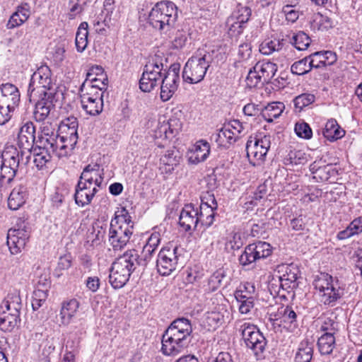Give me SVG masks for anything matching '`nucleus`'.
Listing matches in <instances>:
<instances>
[{
	"label": "nucleus",
	"mask_w": 362,
	"mask_h": 362,
	"mask_svg": "<svg viewBox=\"0 0 362 362\" xmlns=\"http://www.w3.org/2000/svg\"><path fill=\"white\" fill-rule=\"evenodd\" d=\"M271 146V136L259 134L250 136L246 144L247 156L250 163L254 165H261L265 160Z\"/></svg>",
	"instance_id": "nucleus-9"
},
{
	"label": "nucleus",
	"mask_w": 362,
	"mask_h": 362,
	"mask_svg": "<svg viewBox=\"0 0 362 362\" xmlns=\"http://www.w3.org/2000/svg\"><path fill=\"white\" fill-rule=\"evenodd\" d=\"M56 94L55 83L52 78V72L47 65H42L31 76L28 95L30 100H36L37 97L48 95L52 97Z\"/></svg>",
	"instance_id": "nucleus-5"
},
{
	"label": "nucleus",
	"mask_w": 362,
	"mask_h": 362,
	"mask_svg": "<svg viewBox=\"0 0 362 362\" xmlns=\"http://www.w3.org/2000/svg\"><path fill=\"white\" fill-rule=\"evenodd\" d=\"M245 24L240 23L233 18L228 17L226 20V27L228 30V34L233 37L238 36L243 33Z\"/></svg>",
	"instance_id": "nucleus-56"
},
{
	"label": "nucleus",
	"mask_w": 362,
	"mask_h": 362,
	"mask_svg": "<svg viewBox=\"0 0 362 362\" xmlns=\"http://www.w3.org/2000/svg\"><path fill=\"white\" fill-rule=\"evenodd\" d=\"M313 68L314 66H311L309 56L294 62L291 67V71L293 74L303 75L309 72Z\"/></svg>",
	"instance_id": "nucleus-47"
},
{
	"label": "nucleus",
	"mask_w": 362,
	"mask_h": 362,
	"mask_svg": "<svg viewBox=\"0 0 362 362\" xmlns=\"http://www.w3.org/2000/svg\"><path fill=\"white\" fill-rule=\"evenodd\" d=\"M26 195L27 191L24 186L16 187L8 197V208L13 211L18 209L25 202Z\"/></svg>",
	"instance_id": "nucleus-35"
},
{
	"label": "nucleus",
	"mask_w": 362,
	"mask_h": 362,
	"mask_svg": "<svg viewBox=\"0 0 362 362\" xmlns=\"http://www.w3.org/2000/svg\"><path fill=\"white\" fill-rule=\"evenodd\" d=\"M132 274L117 264L112 263L110 270L109 282L111 286L115 288H122L129 281Z\"/></svg>",
	"instance_id": "nucleus-29"
},
{
	"label": "nucleus",
	"mask_w": 362,
	"mask_h": 362,
	"mask_svg": "<svg viewBox=\"0 0 362 362\" xmlns=\"http://www.w3.org/2000/svg\"><path fill=\"white\" fill-rule=\"evenodd\" d=\"M235 329L240 334L246 347L252 351L256 359L264 358L267 339L257 326L248 322L238 321L235 322Z\"/></svg>",
	"instance_id": "nucleus-6"
},
{
	"label": "nucleus",
	"mask_w": 362,
	"mask_h": 362,
	"mask_svg": "<svg viewBox=\"0 0 362 362\" xmlns=\"http://www.w3.org/2000/svg\"><path fill=\"white\" fill-rule=\"evenodd\" d=\"M290 42L300 51L305 50L310 45L311 40L310 37L303 31H299L296 34H294Z\"/></svg>",
	"instance_id": "nucleus-45"
},
{
	"label": "nucleus",
	"mask_w": 362,
	"mask_h": 362,
	"mask_svg": "<svg viewBox=\"0 0 362 362\" xmlns=\"http://www.w3.org/2000/svg\"><path fill=\"white\" fill-rule=\"evenodd\" d=\"M337 284L333 283L332 276L328 274H320L314 281L315 289L319 291L320 300L325 305H330L336 302L343 294Z\"/></svg>",
	"instance_id": "nucleus-11"
},
{
	"label": "nucleus",
	"mask_w": 362,
	"mask_h": 362,
	"mask_svg": "<svg viewBox=\"0 0 362 362\" xmlns=\"http://www.w3.org/2000/svg\"><path fill=\"white\" fill-rule=\"evenodd\" d=\"M285 106L281 102H272L269 103L261 112L262 117L268 122H272L283 112Z\"/></svg>",
	"instance_id": "nucleus-37"
},
{
	"label": "nucleus",
	"mask_w": 362,
	"mask_h": 362,
	"mask_svg": "<svg viewBox=\"0 0 362 362\" xmlns=\"http://www.w3.org/2000/svg\"><path fill=\"white\" fill-rule=\"evenodd\" d=\"M251 14L252 11L250 7L242 4H238L229 17L233 18L235 21L240 22V23L245 24L250 20Z\"/></svg>",
	"instance_id": "nucleus-44"
},
{
	"label": "nucleus",
	"mask_w": 362,
	"mask_h": 362,
	"mask_svg": "<svg viewBox=\"0 0 362 362\" xmlns=\"http://www.w3.org/2000/svg\"><path fill=\"white\" fill-rule=\"evenodd\" d=\"M229 128L230 127H223L218 132L211 135V140H214L219 147L228 148L237 141L235 134Z\"/></svg>",
	"instance_id": "nucleus-33"
},
{
	"label": "nucleus",
	"mask_w": 362,
	"mask_h": 362,
	"mask_svg": "<svg viewBox=\"0 0 362 362\" xmlns=\"http://www.w3.org/2000/svg\"><path fill=\"white\" fill-rule=\"evenodd\" d=\"M222 310L223 311L213 310L207 313V322L213 328H216L219 325H221L224 322L225 313H226L227 311L226 310H223V308L222 309Z\"/></svg>",
	"instance_id": "nucleus-50"
},
{
	"label": "nucleus",
	"mask_w": 362,
	"mask_h": 362,
	"mask_svg": "<svg viewBox=\"0 0 362 362\" xmlns=\"http://www.w3.org/2000/svg\"><path fill=\"white\" fill-rule=\"evenodd\" d=\"M217 208V203L214 194H207L202 198V202L198 208L197 216L198 223L206 228L210 227L215 217V210Z\"/></svg>",
	"instance_id": "nucleus-19"
},
{
	"label": "nucleus",
	"mask_w": 362,
	"mask_h": 362,
	"mask_svg": "<svg viewBox=\"0 0 362 362\" xmlns=\"http://www.w3.org/2000/svg\"><path fill=\"white\" fill-rule=\"evenodd\" d=\"M183 250L178 246L163 247L158 254L156 268L162 276H169L175 272L180 264Z\"/></svg>",
	"instance_id": "nucleus-8"
},
{
	"label": "nucleus",
	"mask_w": 362,
	"mask_h": 362,
	"mask_svg": "<svg viewBox=\"0 0 362 362\" xmlns=\"http://www.w3.org/2000/svg\"><path fill=\"white\" fill-rule=\"evenodd\" d=\"M317 346L321 354H330L335 346L334 336L331 333H325L318 339Z\"/></svg>",
	"instance_id": "nucleus-42"
},
{
	"label": "nucleus",
	"mask_w": 362,
	"mask_h": 362,
	"mask_svg": "<svg viewBox=\"0 0 362 362\" xmlns=\"http://www.w3.org/2000/svg\"><path fill=\"white\" fill-rule=\"evenodd\" d=\"M163 64L156 60L149 61L144 67L139 80V88L141 91L149 93L160 84L164 75Z\"/></svg>",
	"instance_id": "nucleus-10"
},
{
	"label": "nucleus",
	"mask_w": 362,
	"mask_h": 362,
	"mask_svg": "<svg viewBox=\"0 0 362 362\" xmlns=\"http://www.w3.org/2000/svg\"><path fill=\"white\" fill-rule=\"evenodd\" d=\"M272 253V247L267 242L257 241L245 247L243 252L238 258L240 265L246 267L256 261L265 259Z\"/></svg>",
	"instance_id": "nucleus-12"
},
{
	"label": "nucleus",
	"mask_w": 362,
	"mask_h": 362,
	"mask_svg": "<svg viewBox=\"0 0 362 362\" xmlns=\"http://www.w3.org/2000/svg\"><path fill=\"white\" fill-rule=\"evenodd\" d=\"M88 24L87 22H82L79 25L75 39L76 47L78 52H83L88 45Z\"/></svg>",
	"instance_id": "nucleus-40"
},
{
	"label": "nucleus",
	"mask_w": 362,
	"mask_h": 362,
	"mask_svg": "<svg viewBox=\"0 0 362 362\" xmlns=\"http://www.w3.org/2000/svg\"><path fill=\"white\" fill-rule=\"evenodd\" d=\"M235 299L240 303L238 308L241 314L249 313L254 307V298H243V296L238 294Z\"/></svg>",
	"instance_id": "nucleus-55"
},
{
	"label": "nucleus",
	"mask_w": 362,
	"mask_h": 362,
	"mask_svg": "<svg viewBox=\"0 0 362 362\" xmlns=\"http://www.w3.org/2000/svg\"><path fill=\"white\" fill-rule=\"evenodd\" d=\"M57 137H59L58 134H50V136H38L37 140L36 141L38 144L40 149L48 151L50 153H54V148H56Z\"/></svg>",
	"instance_id": "nucleus-43"
},
{
	"label": "nucleus",
	"mask_w": 362,
	"mask_h": 362,
	"mask_svg": "<svg viewBox=\"0 0 362 362\" xmlns=\"http://www.w3.org/2000/svg\"><path fill=\"white\" fill-rule=\"evenodd\" d=\"M35 128L32 122H25L20 128L18 134V151H21L25 157L30 160L32 153L30 150L35 141Z\"/></svg>",
	"instance_id": "nucleus-17"
},
{
	"label": "nucleus",
	"mask_w": 362,
	"mask_h": 362,
	"mask_svg": "<svg viewBox=\"0 0 362 362\" xmlns=\"http://www.w3.org/2000/svg\"><path fill=\"white\" fill-rule=\"evenodd\" d=\"M51 159V153L48 151L38 149V152L33 154V163L38 169H42Z\"/></svg>",
	"instance_id": "nucleus-54"
},
{
	"label": "nucleus",
	"mask_w": 362,
	"mask_h": 362,
	"mask_svg": "<svg viewBox=\"0 0 362 362\" xmlns=\"http://www.w3.org/2000/svg\"><path fill=\"white\" fill-rule=\"evenodd\" d=\"M243 245L240 235L237 233H230L227 238L226 242V249L228 251L240 249Z\"/></svg>",
	"instance_id": "nucleus-57"
},
{
	"label": "nucleus",
	"mask_w": 362,
	"mask_h": 362,
	"mask_svg": "<svg viewBox=\"0 0 362 362\" xmlns=\"http://www.w3.org/2000/svg\"><path fill=\"white\" fill-rule=\"evenodd\" d=\"M55 95L52 97L48 95H41L37 97L38 100L35 103V108L34 111V117L37 122H43L49 116L52 108L54 107L53 100Z\"/></svg>",
	"instance_id": "nucleus-28"
},
{
	"label": "nucleus",
	"mask_w": 362,
	"mask_h": 362,
	"mask_svg": "<svg viewBox=\"0 0 362 362\" xmlns=\"http://www.w3.org/2000/svg\"><path fill=\"white\" fill-rule=\"evenodd\" d=\"M86 168H89L88 173L94 178L95 187H101L103 182V169L100 168L98 164L88 165Z\"/></svg>",
	"instance_id": "nucleus-53"
},
{
	"label": "nucleus",
	"mask_w": 362,
	"mask_h": 362,
	"mask_svg": "<svg viewBox=\"0 0 362 362\" xmlns=\"http://www.w3.org/2000/svg\"><path fill=\"white\" fill-rule=\"evenodd\" d=\"M294 130L297 136L300 138L309 139L312 137V129L308 124L305 122H297L295 125Z\"/></svg>",
	"instance_id": "nucleus-58"
},
{
	"label": "nucleus",
	"mask_w": 362,
	"mask_h": 362,
	"mask_svg": "<svg viewBox=\"0 0 362 362\" xmlns=\"http://www.w3.org/2000/svg\"><path fill=\"white\" fill-rule=\"evenodd\" d=\"M311 66L318 69L330 66L337 61V55L332 51L317 52L310 55Z\"/></svg>",
	"instance_id": "nucleus-32"
},
{
	"label": "nucleus",
	"mask_w": 362,
	"mask_h": 362,
	"mask_svg": "<svg viewBox=\"0 0 362 362\" xmlns=\"http://www.w3.org/2000/svg\"><path fill=\"white\" fill-rule=\"evenodd\" d=\"M21 307L20 296L17 293L8 294L0 305V311H6L20 317Z\"/></svg>",
	"instance_id": "nucleus-34"
},
{
	"label": "nucleus",
	"mask_w": 362,
	"mask_h": 362,
	"mask_svg": "<svg viewBox=\"0 0 362 362\" xmlns=\"http://www.w3.org/2000/svg\"><path fill=\"white\" fill-rule=\"evenodd\" d=\"M20 92L18 88L10 83L0 86V103L15 108L20 102Z\"/></svg>",
	"instance_id": "nucleus-24"
},
{
	"label": "nucleus",
	"mask_w": 362,
	"mask_h": 362,
	"mask_svg": "<svg viewBox=\"0 0 362 362\" xmlns=\"http://www.w3.org/2000/svg\"><path fill=\"white\" fill-rule=\"evenodd\" d=\"M310 170L317 182H334L338 175L337 168L332 164H326V160L322 158L311 163Z\"/></svg>",
	"instance_id": "nucleus-18"
},
{
	"label": "nucleus",
	"mask_w": 362,
	"mask_h": 362,
	"mask_svg": "<svg viewBox=\"0 0 362 362\" xmlns=\"http://www.w3.org/2000/svg\"><path fill=\"white\" fill-rule=\"evenodd\" d=\"M124 269H128L132 274L141 266L139 260V251L135 249L127 250L122 255L117 257L113 262Z\"/></svg>",
	"instance_id": "nucleus-26"
},
{
	"label": "nucleus",
	"mask_w": 362,
	"mask_h": 362,
	"mask_svg": "<svg viewBox=\"0 0 362 362\" xmlns=\"http://www.w3.org/2000/svg\"><path fill=\"white\" fill-rule=\"evenodd\" d=\"M278 69L276 64L262 60L256 63L246 77V85L248 88H256L269 83L275 76Z\"/></svg>",
	"instance_id": "nucleus-7"
},
{
	"label": "nucleus",
	"mask_w": 362,
	"mask_h": 362,
	"mask_svg": "<svg viewBox=\"0 0 362 362\" xmlns=\"http://www.w3.org/2000/svg\"><path fill=\"white\" fill-rule=\"evenodd\" d=\"M226 276V272L224 269L221 268L215 271L208 279L206 285L204 286V291L211 293L216 291Z\"/></svg>",
	"instance_id": "nucleus-39"
},
{
	"label": "nucleus",
	"mask_w": 362,
	"mask_h": 362,
	"mask_svg": "<svg viewBox=\"0 0 362 362\" xmlns=\"http://www.w3.org/2000/svg\"><path fill=\"white\" fill-rule=\"evenodd\" d=\"M89 3L86 0H69V18L74 19L78 15H80Z\"/></svg>",
	"instance_id": "nucleus-48"
},
{
	"label": "nucleus",
	"mask_w": 362,
	"mask_h": 362,
	"mask_svg": "<svg viewBox=\"0 0 362 362\" xmlns=\"http://www.w3.org/2000/svg\"><path fill=\"white\" fill-rule=\"evenodd\" d=\"M29 162V158L25 157L17 147L6 146L0 156V187H7L13 180L18 168Z\"/></svg>",
	"instance_id": "nucleus-3"
},
{
	"label": "nucleus",
	"mask_w": 362,
	"mask_h": 362,
	"mask_svg": "<svg viewBox=\"0 0 362 362\" xmlns=\"http://www.w3.org/2000/svg\"><path fill=\"white\" fill-rule=\"evenodd\" d=\"M313 355V343L304 339L298 345L294 360L295 362H310Z\"/></svg>",
	"instance_id": "nucleus-36"
},
{
	"label": "nucleus",
	"mask_w": 362,
	"mask_h": 362,
	"mask_svg": "<svg viewBox=\"0 0 362 362\" xmlns=\"http://www.w3.org/2000/svg\"><path fill=\"white\" fill-rule=\"evenodd\" d=\"M322 134L327 140L333 141L341 138L344 135V131L340 128L335 119H332L325 124Z\"/></svg>",
	"instance_id": "nucleus-38"
},
{
	"label": "nucleus",
	"mask_w": 362,
	"mask_h": 362,
	"mask_svg": "<svg viewBox=\"0 0 362 362\" xmlns=\"http://www.w3.org/2000/svg\"><path fill=\"white\" fill-rule=\"evenodd\" d=\"M114 1L113 0H105L103 4V10L100 13V16H104L103 23L105 25H108L111 20V13L114 9Z\"/></svg>",
	"instance_id": "nucleus-64"
},
{
	"label": "nucleus",
	"mask_w": 362,
	"mask_h": 362,
	"mask_svg": "<svg viewBox=\"0 0 362 362\" xmlns=\"http://www.w3.org/2000/svg\"><path fill=\"white\" fill-rule=\"evenodd\" d=\"M178 18V8L171 1H160L151 8L148 23L155 29L167 33L173 28Z\"/></svg>",
	"instance_id": "nucleus-4"
},
{
	"label": "nucleus",
	"mask_w": 362,
	"mask_h": 362,
	"mask_svg": "<svg viewBox=\"0 0 362 362\" xmlns=\"http://www.w3.org/2000/svg\"><path fill=\"white\" fill-rule=\"evenodd\" d=\"M306 218L303 215L295 217L290 221L288 227L295 231H303L306 229Z\"/></svg>",
	"instance_id": "nucleus-63"
},
{
	"label": "nucleus",
	"mask_w": 362,
	"mask_h": 362,
	"mask_svg": "<svg viewBox=\"0 0 362 362\" xmlns=\"http://www.w3.org/2000/svg\"><path fill=\"white\" fill-rule=\"evenodd\" d=\"M315 96L310 93H303L296 96L293 100L294 106L299 111L315 102Z\"/></svg>",
	"instance_id": "nucleus-51"
},
{
	"label": "nucleus",
	"mask_w": 362,
	"mask_h": 362,
	"mask_svg": "<svg viewBox=\"0 0 362 362\" xmlns=\"http://www.w3.org/2000/svg\"><path fill=\"white\" fill-rule=\"evenodd\" d=\"M30 235V228L25 225L8 230L7 245L12 255H17L22 252L29 240Z\"/></svg>",
	"instance_id": "nucleus-15"
},
{
	"label": "nucleus",
	"mask_w": 362,
	"mask_h": 362,
	"mask_svg": "<svg viewBox=\"0 0 362 362\" xmlns=\"http://www.w3.org/2000/svg\"><path fill=\"white\" fill-rule=\"evenodd\" d=\"M79 307L80 303L76 298L64 300L59 313L61 325L68 326L76 317Z\"/></svg>",
	"instance_id": "nucleus-25"
},
{
	"label": "nucleus",
	"mask_w": 362,
	"mask_h": 362,
	"mask_svg": "<svg viewBox=\"0 0 362 362\" xmlns=\"http://www.w3.org/2000/svg\"><path fill=\"white\" fill-rule=\"evenodd\" d=\"M210 151L209 143L204 139H200L189 148L187 154L188 162L193 165L204 162L209 157Z\"/></svg>",
	"instance_id": "nucleus-21"
},
{
	"label": "nucleus",
	"mask_w": 362,
	"mask_h": 362,
	"mask_svg": "<svg viewBox=\"0 0 362 362\" xmlns=\"http://www.w3.org/2000/svg\"><path fill=\"white\" fill-rule=\"evenodd\" d=\"M255 291V287L253 284L250 282H245L239 286L235 292V298L238 296V294L243 296V298L251 297L254 298V293Z\"/></svg>",
	"instance_id": "nucleus-60"
},
{
	"label": "nucleus",
	"mask_w": 362,
	"mask_h": 362,
	"mask_svg": "<svg viewBox=\"0 0 362 362\" xmlns=\"http://www.w3.org/2000/svg\"><path fill=\"white\" fill-rule=\"evenodd\" d=\"M181 154L175 148L166 151L160 158V169L165 173H171L180 161Z\"/></svg>",
	"instance_id": "nucleus-31"
},
{
	"label": "nucleus",
	"mask_w": 362,
	"mask_h": 362,
	"mask_svg": "<svg viewBox=\"0 0 362 362\" xmlns=\"http://www.w3.org/2000/svg\"><path fill=\"white\" fill-rule=\"evenodd\" d=\"M78 120L75 117H69L64 119L59 127L58 136H64L69 138V142L74 144L76 138H78Z\"/></svg>",
	"instance_id": "nucleus-30"
},
{
	"label": "nucleus",
	"mask_w": 362,
	"mask_h": 362,
	"mask_svg": "<svg viewBox=\"0 0 362 362\" xmlns=\"http://www.w3.org/2000/svg\"><path fill=\"white\" fill-rule=\"evenodd\" d=\"M198 208L192 204H185L179 216V225L185 231L196 229L198 226Z\"/></svg>",
	"instance_id": "nucleus-22"
},
{
	"label": "nucleus",
	"mask_w": 362,
	"mask_h": 362,
	"mask_svg": "<svg viewBox=\"0 0 362 362\" xmlns=\"http://www.w3.org/2000/svg\"><path fill=\"white\" fill-rule=\"evenodd\" d=\"M80 92L81 107L87 114L96 116L102 112L103 110V93H98L96 89L93 88L90 90V93L86 90Z\"/></svg>",
	"instance_id": "nucleus-16"
},
{
	"label": "nucleus",
	"mask_w": 362,
	"mask_h": 362,
	"mask_svg": "<svg viewBox=\"0 0 362 362\" xmlns=\"http://www.w3.org/2000/svg\"><path fill=\"white\" fill-rule=\"evenodd\" d=\"M280 272L283 273L279 276L280 288L288 293L293 291L298 286L300 269L298 266L293 264L281 265L279 267Z\"/></svg>",
	"instance_id": "nucleus-20"
},
{
	"label": "nucleus",
	"mask_w": 362,
	"mask_h": 362,
	"mask_svg": "<svg viewBox=\"0 0 362 362\" xmlns=\"http://www.w3.org/2000/svg\"><path fill=\"white\" fill-rule=\"evenodd\" d=\"M192 332V327L188 319L182 317L173 320L162 337L163 354L174 356L180 354L190 342Z\"/></svg>",
	"instance_id": "nucleus-1"
},
{
	"label": "nucleus",
	"mask_w": 362,
	"mask_h": 362,
	"mask_svg": "<svg viewBox=\"0 0 362 362\" xmlns=\"http://www.w3.org/2000/svg\"><path fill=\"white\" fill-rule=\"evenodd\" d=\"M286 160L292 165H303L308 162V156L303 150L292 149L288 153Z\"/></svg>",
	"instance_id": "nucleus-49"
},
{
	"label": "nucleus",
	"mask_w": 362,
	"mask_h": 362,
	"mask_svg": "<svg viewBox=\"0 0 362 362\" xmlns=\"http://www.w3.org/2000/svg\"><path fill=\"white\" fill-rule=\"evenodd\" d=\"M180 65L172 64L164 75L160 81V97L162 101L169 100L177 91L180 84Z\"/></svg>",
	"instance_id": "nucleus-14"
},
{
	"label": "nucleus",
	"mask_w": 362,
	"mask_h": 362,
	"mask_svg": "<svg viewBox=\"0 0 362 362\" xmlns=\"http://www.w3.org/2000/svg\"><path fill=\"white\" fill-rule=\"evenodd\" d=\"M283 44L279 40L267 39L264 40L259 45V52L264 55H269L274 52L281 49Z\"/></svg>",
	"instance_id": "nucleus-46"
},
{
	"label": "nucleus",
	"mask_w": 362,
	"mask_h": 362,
	"mask_svg": "<svg viewBox=\"0 0 362 362\" xmlns=\"http://www.w3.org/2000/svg\"><path fill=\"white\" fill-rule=\"evenodd\" d=\"M310 27L313 30H327L333 27V21L328 16L316 13L312 17Z\"/></svg>",
	"instance_id": "nucleus-41"
},
{
	"label": "nucleus",
	"mask_w": 362,
	"mask_h": 362,
	"mask_svg": "<svg viewBox=\"0 0 362 362\" xmlns=\"http://www.w3.org/2000/svg\"><path fill=\"white\" fill-rule=\"evenodd\" d=\"M30 6L28 3H21L10 16L6 24L7 29H13L23 25L30 16Z\"/></svg>",
	"instance_id": "nucleus-27"
},
{
	"label": "nucleus",
	"mask_w": 362,
	"mask_h": 362,
	"mask_svg": "<svg viewBox=\"0 0 362 362\" xmlns=\"http://www.w3.org/2000/svg\"><path fill=\"white\" fill-rule=\"evenodd\" d=\"M218 50H198L186 62L183 71V80L189 83H197L202 81L214 62L218 63Z\"/></svg>",
	"instance_id": "nucleus-2"
},
{
	"label": "nucleus",
	"mask_w": 362,
	"mask_h": 362,
	"mask_svg": "<svg viewBox=\"0 0 362 362\" xmlns=\"http://www.w3.org/2000/svg\"><path fill=\"white\" fill-rule=\"evenodd\" d=\"M98 191L95 186L87 187L85 182L82 183L81 180H78L75 188V203L81 207L90 204Z\"/></svg>",
	"instance_id": "nucleus-23"
},
{
	"label": "nucleus",
	"mask_w": 362,
	"mask_h": 362,
	"mask_svg": "<svg viewBox=\"0 0 362 362\" xmlns=\"http://www.w3.org/2000/svg\"><path fill=\"white\" fill-rule=\"evenodd\" d=\"M60 142V150L57 152L58 157H64L68 156L72 150L74 148L77 144L78 138H76V141L72 144L69 142V138H65L64 136H59Z\"/></svg>",
	"instance_id": "nucleus-52"
},
{
	"label": "nucleus",
	"mask_w": 362,
	"mask_h": 362,
	"mask_svg": "<svg viewBox=\"0 0 362 362\" xmlns=\"http://www.w3.org/2000/svg\"><path fill=\"white\" fill-rule=\"evenodd\" d=\"M267 186L265 185H260L257 187L253 195L250 197V199L247 203H250L252 205H257L258 202L267 195Z\"/></svg>",
	"instance_id": "nucleus-62"
},
{
	"label": "nucleus",
	"mask_w": 362,
	"mask_h": 362,
	"mask_svg": "<svg viewBox=\"0 0 362 362\" xmlns=\"http://www.w3.org/2000/svg\"><path fill=\"white\" fill-rule=\"evenodd\" d=\"M133 234L132 226L117 225V220H111L108 242L115 251L122 250Z\"/></svg>",
	"instance_id": "nucleus-13"
},
{
	"label": "nucleus",
	"mask_w": 362,
	"mask_h": 362,
	"mask_svg": "<svg viewBox=\"0 0 362 362\" xmlns=\"http://www.w3.org/2000/svg\"><path fill=\"white\" fill-rule=\"evenodd\" d=\"M282 317L284 323L290 324V329H294L298 326L297 315L291 307L287 306L284 308Z\"/></svg>",
	"instance_id": "nucleus-59"
},
{
	"label": "nucleus",
	"mask_w": 362,
	"mask_h": 362,
	"mask_svg": "<svg viewBox=\"0 0 362 362\" xmlns=\"http://www.w3.org/2000/svg\"><path fill=\"white\" fill-rule=\"evenodd\" d=\"M282 11L286 16V21L288 22L294 23L299 18L300 12L296 6L287 4L283 7Z\"/></svg>",
	"instance_id": "nucleus-61"
}]
</instances>
